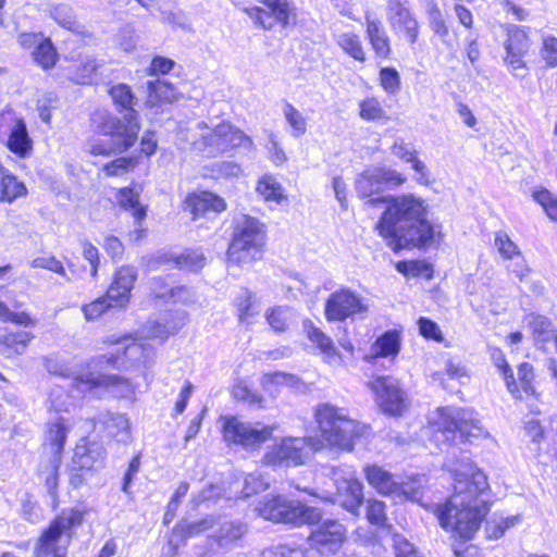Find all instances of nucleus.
Here are the masks:
<instances>
[{
    "label": "nucleus",
    "instance_id": "obj_1",
    "mask_svg": "<svg viewBox=\"0 0 557 557\" xmlns=\"http://www.w3.org/2000/svg\"><path fill=\"white\" fill-rule=\"evenodd\" d=\"M446 466L454 476V494L436 506L440 525L462 540H471L490 511L487 476L462 455Z\"/></svg>",
    "mask_w": 557,
    "mask_h": 557
},
{
    "label": "nucleus",
    "instance_id": "obj_2",
    "mask_svg": "<svg viewBox=\"0 0 557 557\" xmlns=\"http://www.w3.org/2000/svg\"><path fill=\"white\" fill-rule=\"evenodd\" d=\"M375 230L395 252L411 247L425 248L434 243L435 230L428 220L424 199L407 194L387 196Z\"/></svg>",
    "mask_w": 557,
    "mask_h": 557
},
{
    "label": "nucleus",
    "instance_id": "obj_3",
    "mask_svg": "<svg viewBox=\"0 0 557 557\" xmlns=\"http://www.w3.org/2000/svg\"><path fill=\"white\" fill-rule=\"evenodd\" d=\"M109 95L123 119L107 110H98L91 115V126L95 134L106 138H90L87 151L94 156H111L128 150L137 140L140 125L138 112L135 109L138 100L132 88L124 83L112 85Z\"/></svg>",
    "mask_w": 557,
    "mask_h": 557
},
{
    "label": "nucleus",
    "instance_id": "obj_4",
    "mask_svg": "<svg viewBox=\"0 0 557 557\" xmlns=\"http://www.w3.org/2000/svg\"><path fill=\"white\" fill-rule=\"evenodd\" d=\"M255 511L265 520L300 527L318 524L310 533L309 541L322 554H334L345 543L346 528L337 520L321 521L322 513L315 507L281 495H265L256 505Z\"/></svg>",
    "mask_w": 557,
    "mask_h": 557
},
{
    "label": "nucleus",
    "instance_id": "obj_5",
    "mask_svg": "<svg viewBox=\"0 0 557 557\" xmlns=\"http://www.w3.org/2000/svg\"><path fill=\"white\" fill-rule=\"evenodd\" d=\"M315 420L323 438L343 450L350 451L355 445L363 444L371 433L369 425L349 418L344 409L330 404L317 408Z\"/></svg>",
    "mask_w": 557,
    "mask_h": 557
},
{
    "label": "nucleus",
    "instance_id": "obj_6",
    "mask_svg": "<svg viewBox=\"0 0 557 557\" xmlns=\"http://www.w3.org/2000/svg\"><path fill=\"white\" fill-rule=\"evenodd\" d=\"M431 429L432 440L441 449L455 440L457 432L468 442L488 435L473 410L458 407L438 408Z\"/></svg>",
    "mask_w": 557,
    "mask_h": 557
},
{
    "label": "nucleus",
    "instance_id": "obj_7",
    "mask_svg": "<svg viewBox=\"0 0 557 557\" xmlns=\"http://www.w3.org/2000/svg\"><path fill=\"white\" fill-rule=\"evenodd\" d=\"M87 513L85 508H65L50 522L34 547V557H65L73 537Z\"/></svg>",
    "mask_w": 557,
    "mask_h": 557
},
{
    "label": "nucleus",
    "instance_id": "obj_8",
    "mask_svg": "<svg viewBox=\"0 0 557 557\" xmlns=\"http://www.w3.org/2000/svg\"><path fill=\"white\" fill-rule=\"evenodd\" d=\"M265 231L259 220L242 215L236 220L233 238L227 250L230 264L244 267L261 259Z\"/></svg>",
    "mask_w": 557,
    "mask_h": 557
},
{
    "label": "nucleus",
    "instance_id": "obj_9",
    "mask_svg": "<svg viewBox=\"0 0 557 557\" xmlns=\"http://www.w3.org/2000/svg\"><path fill=\"white\" fill-rule=\"evenodd\" d=\"M70 429L71 424L64 417H59L54 421L47 423L45 446L50 449V456L47 466L40 463L39 474L45 479L47 491L52 498L53 508H57L59 505V468L61 466L62 453Z\"/></svg>",
    "mask_w": 557,
    "mask_h": 557
},
{
    "label": "nucleus",
    "instance_id": "obj_10",
    "mask_svg": "<svg viewBox=\"0 0 557 557\" xmlns=\"http://www.w3.org/2000/svg\"><path fill=\"white\" fill-rule=\"evenodd\" d=\"M321 447V442L312 437H287L273 445L263 460L269 466H298L302 465L312 451Z\"/></svg>",
    "mask_w": 557,
    "mask_h": 557
},
{
    "label": "nucleus",
    "instance_id": "obj_11",
    "mask_svg": "<svg viewBox=\"0 0 557 557\" xmlns=\"http://www.w3.org/2000/svg\"><path fill=\"white\" fill-rule=\"evenodd\" d=\"M332 473L336 486L332 502L351 515L359 516L363 503V485L356 478L355 471L350 467H341L334 468Z\"/></svg>",
    "mask_w": 557,
    "mask_h": 557
},
{
    "label": "nucleus",
    "instance_id": "obj_12",
    "mask_svg": "<svg viewBox=\"0 0 557 557\" xmlns=\"http://www.w3.org/2000/svg\"><path fill=\"white\" fill-rule=\"evenodd\" d=\"M367 310L366 299L348 287L331 293L324 304V315L329 322H343Z\"/></svg>",
    "mask_w": 557,
    "mask_h": 557
},
{
    "label": "nucleus",
    "instance_id": "obj_13",
    "mask_svg": "<svg viewBox=\"0 0 557 557\" xmlns=\"http://www.w3.org/2000/svg\"><path fill=\"white\" fill-rule=\"evenodd\" d=\"M272 435V428L252 425L236 417H227L223 423V436L230 444L240 445L245 448L256 447L269 440Z\"/></svg>",
    "mask_w": 557,
    "mask_h": 557
},
{
    "label": "nucleus",
    "instance_id": "obj_14",
    "mask_svg": "<svg viewBox=\"0 0 557 557\" xmlns=\"http://www.w3.org/2000/svg\"><path fill=\"white\" fill-rule=\"evenodd\" d=\"M376 401L381 410L389 416H400L408 406V399L399 381L393 376H377L372 382Z\"/></svg>",
    "mask_w": 557,
    "mask_h": 557
},
{
    "label": "nucleus",
    "instance_id": "obj_15",
    "mask_svg": "<svg viewBox=\"0 0 557 557\" xmlns=\"http://www.w3.org/2000/svg\"><path fill=\"white\" fill-rule=\"evenodd\" d=\"M364 474L369 484L380 494L393 496L397 499H413L418 491L410 484L398 479L377 465H369L364 468Z\"/></svg>",
    "mask_w": 557,
    "mask_h": 557
},
{
    "label": "nucleus",
    "instance_id": "obj_16",
    "mask_svg": "<svg viewBox=\"0 0 557 557\" xmlns=\"http://www.w3.org/2000/svg\"><path fill=\"white\" fill-rule=\"evenodd\" d=\"M260 2L262 7L246 9L248 16L256 25L264 29H272L276 25L282 28L288 26L292 8L287 0H261Z\"/></svg>",
    "mask_w": 557,
    "mask_h": 557
},
{
    "label": "nucleus",
    "instance_id": "obj_17",
    "mask_svg": "<svg viewBox=\"0 0 557 557\" xmlns=\"http://www.w3.org/2000/svg\"><path fill=\"white\" fill-rule=\"evenodd\" d=\"M108 343L120 345L122 351V356L127 360H137L143 362L146 368L150 367V363L153 362V351L150 348H146L143 344L136 343L129 336L116 337L115 335H111L108 337ZM120 351V348L117 349ZM99 363H107L112 368H119L121 364H124V360L121 361V355L110 354L108 356H102L99 358Z\"/></svg>",
    "mask_w": 557,
    "mask_h": 557
},
{
    "label": "nucleus",
    "instance_id": "obj_18",
    "mask_svg": "<svg viewBox=\"0 0 557 557\" xmlns=\"http://www.w3.org/2000/svg\"><path fill=\"white\" fill-rule=\"evenodd\" d=\"M74 383L81 393L102 387L116 397H128L134 394L133 384L128 380L116 374H95L89 372L84 375L76 376L74 379Z\"/></svg>",
    "mask_w": 557,
    "mask_h": 557
},
{
    "label": "nucleus",
    "instance_id": "obj_19",
    "mask_svg": "<svg viewBox=\"0 0 557 557\" xmlns=\"http://www.w3.org/2000/svg\"><path fill=\"white\" fill-rule=\"evenodd\" d=\"M387 20L396 33H403L412 45L419 35V24L408 8V0H387Z\"/></svg>",
    "mask_w": 557,
    "mask_h": 557
},
{
    "label": "nucleus",
    "instance_id": "obj_20",
    "mask_svg": "<svg viewBox=\"0 0 557 557\" xmlns=\"http://www.w3.org/2000/svg\"><path fill=\"white\" fill-rule=\"evenodd\" d=\"M222 122L208 126L206 122H198L195 128L190 129V140L196 150L207 157H216L222 154Z\"/></svg>",
    "mask_w": 557,
    "mask_h": 557
},
{
    "label": "nucleus",
    "instance_id": "obj_21",
    "mask_svg": "<svg viewBox=\"0 0 557 557\" xmlns=\"http://www.w3.org/2000/svg\"><path fill=\"white\" fill-rule=\"evenodd\" d=\"M107 451L101 443L85 442L77 444L73 457L75 468L86 471H97L104 467Z\"/></svg>",
    "mask_w": 557,
    "mask_h": 557
},
{
    "label": "nucleus",
    "instance_id": "obj_22",
    "mask_svg": "<svg viewBox=\"0 0 557 557\" xmlns=\"http://www.w3.org/2000/svg\"><path fill=\"white\" fill-rule=\"evenodd\" d=\"M137 280V270L132 265L121 267L115 275L112 284L108 288V297L111 301H115L119 308L125 307L131 297V290Z\"/></svg>",
    "mask_w": 557,
    "mask_h": 557
},
{
    "label": "nucleus",
    "instance_id": "obj_23",
    "mask_svg": "<svg viewBox=\"0 0 557 557\" xmlns=\"http://www.w3.org/2000/svg\"><path fill=\"white\" fill-rule=\"evenodd\" d=\"M355 189L357 195L366 200L367 205L377 206L386 202L387 197L381 196L384 189L374 166L366 169L357 176Z\"/></svg>",
    "mask_w": 557,
    "mask_h": 557
},
{
    "label": "nucleus",
    "instance_id": "obj_24",
    "mask_svg": "<svg viewBox=\"0 0 557 557\" xmlns=\"http://www.w3.org/2000/svg\"><path fill=\"white\" fill-rule=\"evenodd\" d=\"M95 428L101 430L117 443L127 444L132 440L131 423L126 416L106 412L99 414Z\"/></svg>",
    "mask_w": 557,
    "mask_h": 557
},
{
    "label": "nucleus",
    "instance_id": "obj_25",
    "mask_svg": "<svg viewBox=\"0 0 557 557\" xmlns=\"http://www.w3.org/2000/svg\"><path fill=\"white\" fill-rule=\"evenodd\" d=\"M215 523L216 519L212 516H208L196 522H184L176 524L169 539V553L171 555H175L178 547L185 542L186 539L200 534L207 530L213 529Z\"/></svg>",
    "mask_w": 557,
    "mask_h": 557
},
{
    "label": "nucleus",
    "instance_id": "obj_26",
    "mask_svg": "<svg viewBox=\"0 0 557 557\" xmlns=\"http://www.w3.org/2000/svg\"><path fill=\"white\" fill-rule=\"evenodd\" d=\"M225 208L224 199L210 191L193 194L186 199V209L189 210L194 219L209 213H220L224 211Z\"/></svg>",
    "mask_w": 557,
    "mask_h": 557
},
{
    "label": "nucleus",
    "instance_id": "obj_27",
    "mask_svg": "<svg viewBox=\"0 0 557 557\" xmlns=\"http://www.w3.org/2000/svg\"><path fill=\"white\" fill-rule=\"evenodd\" d=\"M8 149L20 158H26L33 150V139L30 138L26 123L23 119H16L10 127Z\"/></svg>",
    "mask_w": 557,
    "mask_h": 557
},
{
    "label": "nucleus",
    "instance_id": "obj_28",
    "mask_svg": "<svg viewBox=\"0 0 557 557\" xmlns=\"http://www.w3.org/2000/svg\"><path fill=\"white\" fill-rule=\"evenodd\" d=\"M367 36L376 57L386 59L391 54L389 38L380 20L366 14Z\"/></svg>",
    "mask_w": 557,
    "mask_h": 557
},
{
    "label": "nucleus",
    "instance_id": "obj_29",
    "mask_svg": "<svg viewBox=\"0 0 557 557\" xmlns=\"http://www.w3.org/2000/svg\"><path fill=\"white\" fill-rule=\"evenodd\" d=\"M215 525H219V528L214 531L212 537L222 548L235 546L247 532V525L239 520H224L221 522L216 520Z\"/></svg>",
    "mask_w": 557,
    "mask_h": 557
},
{
    "label": "nucleus",
    "instance_id": "obj_30",
    "mask_svg": "<svg viewBox=\"0 0 557 557\" xmlns=\"http://www.w3.org/2000/svg\"><path fill=\"white\" fill-rule=\"evenodd\" d=\"M220 135L223 136L220 143V146H222V153L231 152L236 148H243L246 150H251L253 148L252 139L230 122H222V132L220 131Z\"/></svg>",
    "mask_w": 557,
    "mask_h": 557
},
{
    "label": "nucleus",
    "instance_id": "obj_31",
    "mask_svg": "<svg viewBox=\"0 0 557 557\" xmlns=\"http://www.w3.org/2000/svg\"><path fill=\"white\" fill-rule=\"evenodd\" d=\"M148 97L146 106L149 108H158L163 103H171L176 100L177 92L175 87L162 79L147 82Z\"/></svg>",
    "mask_w": 557,
    "mask_h": 557
},
{
    "label": "nucleus",
    "instance_id": "obj_32",
    "mask_svg": "<svg viewBox=\"0 0 557 557\" xmlns=\"http://www.w3.org/2000/svg\"><path fill=\"white\" fill-rule=\"evenodd\" d=\"M528 323L532 330L535 346L539 349H546V345L554 339L556 333L553 322L545 315L530 314Z\"/></svg>",
    "mask_w": 557,
    "mask_h": 557
},
{
    "label": "nucleus",
    "instance_id": "obj_33",
    "mask_svg": "<svg viewBox=\"0 0 557 557\" xmlns=\"http://www.w3.org/2000/svg\"><path fill=\"white\" fill-rule=\"evenodd\" d=\"M256 191L265 202H274L276 205H280L287 197L282 184L270 173L263 174L258 180Z\"/></svg>",
    "mask_w": 557,
    "mask_h": 557
},
{
    "label": "nucleus",
    "instance_id": "obj_34",
    "mask_svg": "<svg viewBox=\"0 0 557 557\" xmlns=\"http://www.w3.org/2000/svg\"><path fill=\"white\" fill-rule=\"evenodd\" d=\"M0 178V201L13 202L18 197L25 196L27 188L23 182H20L15 175L8 170L1 169Z\"/></svg>",
    "mask_w": 557,
    "mask_h": 557
},
{
    "label": "nucleus",
    "instance_id": "obj_35",
    "mask_svg": "<svg viewBox=\"0 0 557 557\" xmlns=\"http://www.w3.org/2000/svg\"><path fill=\"white\" fill-rule=\"evenodd\" d=\"M401 338L396 330H389L380 335L372 345L374 357H395L400 350Z\"/></svg>",
    "mask_w": 557,
    "mask_h": 557
},
{
    "label": "nucleus",
    "instance_id": "obj_36",
    "mask_svg": "<svg viewBox=\"0 0 557 557\" xmlns=\"http://www.w3.org/2000/svg\"><path fill=\"white\" fill-rule=\"evenodd\" d=\"M30 264L33 268H41L52 271L61 275L66 282H73L81 277V274L74 268L73 263H70L69 269L66 270L62 262L52 256L37 257L32 261Z\"/></svg>",
    "mask_w": 557,
    "mask_h": 557
},
{
    "label": "nucleus",
    "instance_id": "obj_37",
    "mask_svg": "<svg viewBox=\"0 0 557 557\" xmlns=\"http://www.w3.org/2000/svg\"><path fill=\"white\" fill-rule=\"evenodd\" d=\"M33 338L34 334L26 331L2 334L0 335V344L3 346L2 352L22 355Z\"/></svg>",
    "mask_w": 557,
    "mask_h": 557
},
{
    "label": "nucleus",
    "instance_id": "obj_38",
    "mask_svg": "<svg viewBox=\"0 0 557 557\" xmlns=\"http://www.w3.org/2000/svg\"><path fill=\"white\" fill-rule=\"evenodd\" d=\"M304 330L307 334L309 341L320 349L322 354L326 357H333L336 354V348L334 343L330 336H327L323 331L317 327L312 321L305 320L304 321Z\"/></svg>",
    "mask_w": 557,
    "mask_h": 557
},
{
    "label": "nucleus",
    "instance_id": "obj_39",
    "mask_svg": "<svg viewBox=\"0 0 557 557\" xmlns=\"http://www.w3.org/2000/svg\"><path fill=\"white\" fill-rule=\"evenodd\" d=\"M117 201L122 208L132 212L134 220L138 223L146 218V208L139 203V193L131 187L121 188L117 194Z\"/></svg>",
    "mask_w": 557,
    "mask_h": 557
},
{
    "label": "nucleus",
    "instance_id": "obj_40",
    "mask_svg": "<svg viewBox=\"0 0 557 557\" xmlns=\"http://www.w3.org/2000/svg\"><path fill=\"white\" fill-rule=\"evenodd\" d=\"M425 11L431 29L441 38L444 44L449 45L447 40L449 30L437 3L434 0H428L425 4Z\"/></svg>",
    "mask_w": 557,
    "mask_h": 557
},
{
    "label": "nucleus",
    "instance_id": "obj_41",
    "mask_svg": "<svg viewBox=\"0 0 557 557\" xmlns=\"http://www.w3.org/2000/svg\"><path fill=\"white\" fill-rule=\"evenodd\" d=\"M505 48L507 53L525 54L530 48V39L524 28L517 25L509 26Z\"/></svg>",
    "mask_w": 557,
    "mask_h": 557
},
{
    "label": "nucleus",
    "instance_id": "obj_42",
    "mask_svg": "<svg viewBox=\"0 0 557 557\" xmlns=\"http://www.w3.org/2000/svg\"><path fill=\"white\" fill-rule=\"evenodd\" d=\"M282 113L286 123L292 128V136L298 138L307 132V117L292 103L285 101L282 108Z\"/></svg>",
    "mask_w": 557,
    "mask_h": 557
},
{
    "label": "nucleus",
    "instance_id": "obj_43",
    "mask_svg": "<svg viewBox=\"0 0 557 557\" xmlns=\"http://www.w3.org/2000/svg\"><path fill=\"white\" fill-rule=\"evenodd\" d=\"M337 45L351 58L357 61L363 62L366 60V52L363 50L360 37L352 32H345L338 34L336 37Z\"/></svg>",
    "mask_w": 557,
    "mask_h": 557
},
{
    "label": "nucleus",
    "instance_id": "obj_44",
    "mask_svg": "<svg viewBox=\"0 0 557 557\" xmlns=\"http://www.w3.org/2000/svg\"><path fill=\"white\" fill-rule=\"evenodd\" d=\"M75 391L77 392V396L71 395L63 386L53 387L49 394L50 409L57 412H69L70 409L74 407L75 400L82 394L78 389Z\"/></svg>",
    "mask_w": 557,
    "mask_h": 557
},
{
    "label": "nucleus",
    "instance_id": "obj_45",
    "mask_svg": "<svg viewBox=\"0 0 557 557\" xmlns=\"http://www.w3.org/2000/svg\"><path fill=\"white\" fill-rule=\"evenodd\" d=\"M180 315V321L175 322L173 324H170L168 322V319H163L162 321H150L148 322L146 329V333L149 337L156 338V339H165L171 334H174L177 332L181 326L184 324V314L177 313Z\"/></svg>",
    "mask_w": 557,
    "mask_h": 557
},
{
    "label": "nucleus",
    "instance_id": "obj_46",
    "mask_svg": "<svg viewBox=\"0 0 557 557\" xmlns=\"http://www.w3.org/2000/svg\"><path fill=\"white\" fill-rule=\"evenodd\" d=\"M492 360L495 367L500 371L508 391L513 397H521L518 391V384L515 380L513 372L509 367L504 352L500 349H494L492 352Z\"/></svg>",
    "mask_w": 557,
    "mask_h": 557
},
{
    "label": "nucleus",
    "instance_id": "obj_47",
    "mask_svg": "<svg viewBox=\"0 0 557 557\" xmlns=\"http://www.w3.org/2000/svg\"><path fill=\"white\" fill-rule=\"evenodd\" d=\"M270 326L276 332H284L296 317L295 311L289 307H275L265 314Z\"/></svg>",
    "mask_w": 557,
    "mask_h": 557
},
{
    "label": "nucleus",
    "instance_id": "obj_48",
    "mask_svg": "<svg viewBox=\"0 0 557 557\" xmlns=\"http://www.w3.org/2000/svg\"><path fill=\"white\" fill-rule=\"evenodd\" d=\"M34 61L42 69L48 70L54 66L58 53L49 39H42L33 52Z\"/></svg>",
    "mask_w": 557,
    "mask_h": 557
},
{
    "label": "nucleus",
    "instance_id": "obj_49",
    "mask_svg": "<svg viewBox=\"0 0 557 557\" xmlns=\"http://www.w3.org/2000/svg\"><path fill=\"white\" fill-rule=\"evenodd\" d=\"M521 520L520 516H509L506 518L494 517L490 521L486 522L485 531L488 539H499L502 537L505 532L515 527L517 523H519Z\"/></svg>",
    "mask_w": 557,
    "mask_h": 557
},
{
    "label": "nucleus",
    "instance_id": "obj_50",
    "mask_svg": "<svg viewBox=\"0 0 557 557\" xmlns=\"http://www.w3.org/2000/svg\"><path fill=\"white\" fill-rule=\"evenodd\" d=\"M114 307L119 308V306L115 305V301H111L107 293L104 296L99 297L89 304L83 305L82 311L87 321H94L101 317V314L104 313L109 308Z\"/></svg>",
    "mask_w": 557,
    "mask_h": 557
},
{
    "label": "nucleus",
    "instance_id": "obj_51",
    "mask_svg": "<svg viewBox=\"0 0 557 557\" xmlns=\"http://www.w3.org/2000/svg\"><path fill=\"white\" fill-rule=\"evenodd\" d=\"M359 108L360 116L366 121H380L386 116L381 102L373 97L362 100Z\"/></svg>",
    "mask_w": 557,
    "mask_h": 557
},
{
    "label": "nucleus",
    "instance_id": "obj_52",
    "mask_svg": "<svg viewBox=\"0 0 557 557\" xmlns=\"http://www.w3.org/2000/svg\"><path fill=\"white\" fill-rule=\"evenodd\" d=\"M533 380H534L533 366L529 362H522L518 368V381H519L518 391L521 395L520 398L523 397L522 394L534 395L535 388L533 386Z\"/></svg>",
    "mask_w": 557,
    "mask_h": 557
},
{
    "label": "nucleus",
    "instance_id": "obj_53",
    "mask_svg": "<svg viewBox=\"0 0 557 557\" xmlns=\"http://www.w3.org/2000/svg\"><path fill=\"white\" fill-rule=\"evenodd\" d=\"M269 485L270 483L264 475L259 471H255L246 475L242 493L244 497H249L253 494L265 491Z\"/></svg>",
    "mask_w": 557,
    "mask_h": 557
},
{
    "label": "nucleus",
    "instance_id": "obj_54",
    "mask_svg": "<svg viewBox=\"0 0 557 557\" xmlns=\"http://www.w3.org/2000/svg\"><path fill=\"white\" fill-rule=\"evenodd\" d=\"M173 261L181 269L198 271L205 265L206 258L201 251L189 250L176 257Z\"/></svg>",
    "mask_w": 557,
    "mask_h": 557
},
{
    "label": "nucleus",
    "instance_id": "obj_55",
    "mask_svg": "<svg viewBox=\"0 0 557 557\" xmlns=\"http://www.w3.org/2000/svg\"><path fill=\"white\" fill-rule=\"evenodd\" d=\"M383 189L385 186L398 187L407 182V176L388 166H374Z\"/></svg>",
    "mask_w": 557,
    "mask_h": 557
},
{
    "label": "nucleus",
    "instance_id": "obj_56",
    "mask_svg": "<svg viewBox=\"0 0 557 557\" xmlns=\"http://www.w3.org/2000/svg\"><path fill=\"white\" fill-rule=\"evenodd\" d=\"M265 149L268 151L269 159L274 165L281 166L287 161V156L277 138V135L273 132H270L268 135Z\"/></svg>",
    "mask_w": 557,
    "mask_h": 557
},
{
    "label": "nucleus",
    "instance_id": "obj_57",
    "mask_svg": "<svg viewBox=\"0 0 557 557\" xmlns=\"http://www.w3.org/2000/svg\"><path fill=\"white\" fill-rule=\"evenodd\" d=\"M380 83L382 88L389 95H395L400 90V76L394 67L381 69Z\"/></svg>",
    "mask_w": 557,
    "mask_h": 557
},
{
    "label": "nucleus",
    "instance_id": "obj_58",
    "mask_svg": "<svg viewBox=\"0 0 557 557\" xmlns=\"http://www.w3.org/2000/svg\"><path fill=\"white\" fill-rule=\"evenodd\" d=\"M533 199L542 206L552 220L557 221V198L547 189L542 188L533 191Z\"/></svg>",
    "mask_w": 557,
    "mask_h": 557
},
{
    "label": "nucleus",
    "instance_id": "obj_59",
    "mask_svg": "<svg viewBox=\"0 0 557 557\" xmlns=\"http://www.w3.org/2000/svg\"><path fill=\"white\" fill-rule=\"evenodd\" d=\"M236 306L239 321L250 323V318L257 312L252 307L251 293L248 289H242L239 296L236 298Z\"/></svg>",
    "mask_w": 557,
    "mask_h": 557
},
{
    "label": "nucleus",
    "instance_id": "obj_60",
    "mask_svg": "<svg viewBox=\"0 0 557 557\" xmlns=\"http://www.w3.org/2000/svg\"><path fill=\"white\" fill-rule=\"evenodd\" d=\"M233 396L238 399L248 403L251 406L262 407V396L257 392L249 388L245 382H238L233 386Z\"/></svg>",
    "mask_w": 557,
    "mask_h": 557
},
{
    "label": "nucleus",
    "instance_id": "obj_61",
    "mask_svg": "<svg viewBox=\"0 0 557 557\" xmlns=\"http://www.w3.org/2000/svg\"><path fill=\"white\" fill-rule=\"evenodd\" d=\"M51 16L61 26L66 29L73 30L76 26L73 10L69 4H58L52 8Z\"/></svg>",
    "mask_w": 557,
    "mask_h": 557
},
{
    "label": "nucleus",
    "instance_id": "obj_62",
    "mask_svg": "<svg viewBox=\"0 0 557 557\" xmlns=\"http://www.w3.org/2000/svg\"><path fill=\"white\" fill-rule=\"evenodd\" d=\"M495 247L499 253L506 259L519 257L520 250L518 246L509 238L507 233L497 232L495 235Z\"/></svg>",
    "mask_w": 557,
    "mask_h": 557
},
{
    "label": "nucleus",
    "instance_id": "obj_63",
    "mask_svg": "<svg viewBox=\"0 0 557 557\" xmlns=\"http://www.w3.org/2000/svg\"><path fill=\"white\" fill-rule=\"evenodd\" d=\"M393 547L396 557H421L416 546L403 534L393 535Z\"/></svg>",
    "mask_w": 557,
    "mask_h": 557
},
{
    "label": "nucleus",
    "instance_id": "obj_64",
    "mask_svg": "<svg viewBox=\"0 0 557 557\" xmlns=\"http://www.w3.org/2000/svg\"><path fill=\"white\" fill-rule=\"evenodd\" d=\"M261 557H308L306 549L288 545H277L262 552Z\"/></svg>",
    "mask_w": 557,
    "mask_h": 557
}]
</instances>
